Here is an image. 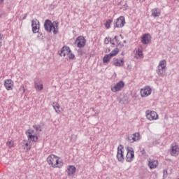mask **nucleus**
<instances>
[{"label": "nucleus", "instance_id": "15", "mask_svg": "<svg viewBox=\"0 0 179 179\" xmlns=\"http://www.w3.org/2000/svg\"><path fill=\"white\" fill-rule=\"evenodd\" d=\"M151 36L150 34H145L143 35L141 42L143 44H148L151 41Z\"/></svg>", "mask_w": 179, "mask_h": 179}, {"label": "nucleus", "instance_id": "12", "mask_svg": "<svg viewBox=\"0 0 179 179\" xmlns=\"http://www.w3.org/2000/svg\"><path fill=\"white\" fill-rule=\"evenodd\" d=\"M122 149H123V147L122 145H120L117 148V159L119 160V162H121L122 163L124 160Z\"/></svg>", "mask_w": 179, "mask_h": 179}, {"label": "nucleus", "instance_id": "40", "mask_svg": "<svg viewBox=\"0 0 179 179\" xmlns=\"http://www.w3.org/2000/svg\"><path fill=\"white\" fill-rule=\"evenodd\" d=\"M4 0H0V4L3 3Z\"/></svg>", "mask_w": 179, "mask_h": 179}, {"label": "nucleus", "instance_id": "41", "mask_svg": "<svg viewBox=\"0 0 179 179\" xmlns=\"http://www.w3.org/2000/svg\"><path fill=\"white\" fill-rule=\"evenodd\" d=\"M2 47V42H0V48Z\"/></svg>", "mask_w": 179, "mask_h": 179}, {"label": "nucleus", "instance_id": "16", "mask_svg": "<svg viewBox=\"0 0 179 179\" xmlns=\"http://www.w3.org/2000/svg\"><path fill=\"white\" fill-rule=\"evenodd\" d=\"M110 40L112 45H117L119 48H122L124 46V45L120 42L117 36H115L113 40L111 38H110Z\"/></svg>", "mask_w": 179, "mask_h": 179}, {"label": "nucleus", "instance_id": "26", "mask_svg": "<svg viewBox=\"0 0 179 179\" xmlns=\"http://www.w3.org/2000/svg\"><path fill=\"white\" fill-rule=\"evenodd\" d=\"M113 57L111 55H110L109 54L108 55H106L103 58V62L106 64H108L110 59L112 58Z\"/></svg>", "mask_w": 179, "mask_h": 179}, {"label": "nucleus", "instance_id": "34", "mask_svg": "<svg viewBox=\"0 0 179 179\" xmlns=\"http://www.w3.org/2000/svg\"><path fill=\"white\" fill-rule=\"evenodd\" d=\"M37 37L41 40L44 39V36L43 35V33L40 32V31L38 33Z\"/></svg>", "mask_w": 179, "mask_h": 179}, {"label": "nucleus", "instance_id": "32", "mask_svg": "<svg viewBox=\"0 0 179 179\" xmlns=\"http://www.w3.org/2000/svg\"><path fill=\"white\" fill-rule=\"evenodd\" d=\"M121 10H124V11H126L127 9H128V5L127 3H126L125 4H124L121 8H120Z\"/></svg>", "mask_w": 179, "mask_h": 179}, {"label": "nucleus", "instance_id": "28", "mask_svg": "<svg viewBox=\"0 0 179 179\" xmlns=\"http://www.w3.org/2000/svg\"><path fill=\"white\" fill-rule=\"evenodd\" d=\"M113 22V20L112 19H110L108 20H107L105 23V27L107 29H109L110 28V24L111 23Z\"/></svg>", "mask_w": 179, "mask_h": 179}, {"label": "nucleus", "instance_id": "24", "mask_svg": "<svg viewBox=\"0 0 179 179\" xmlns=\"http://www.w3.org/2000/svg\"><path fill=\"white\" fill-rule=\"evenodd\" d=\"M52 107L55 111V113H57V114H59V113H61V110L59 109V103L57 102H54L52 103Z\"/></svg>", "mask_w": 179, "mask_h": 179}, {"label": "nucleus", "instance_id": "5", "mask_svg": "<svg viewBox=\"0 0 179 179\" xmlns=\"http://www.w3.org/2000/svg\"><path fill=\"white\" fill-rule=\"evenodd\" d=\"M125 24H126V22H125L124 17L120 16L114 21L113 27L114 29L122 28Z\"/></svg>", "mask_w": 179, "mask_h": 179}, {"label": "nucleus", "instance_id": "8", "mask_svg": "<svg viewBox=\"0 0 179 179\" xmlns=\"http://www.w3.org/2000/svg\"><path fill=\"white\" fill-rule=\"evenodd\" d=\"M145 114L149 121H156L159 118V115L154 110H146Z\"/></svg>", "mask_w": 179, "mask_h": 179}, {"label": "nucleus", "instance_id": "21", "mask_svg": "<svg viewBox=\"0 0 179 179\" xmlns=\"http://www.w3.org/2000/svg\"><path fill=\"white\" fill-rule=\"evenodd\" d=\"M151 13V15L155 18L159 17L161 15V10L158 8L152 9Z\"/></svg>", "mask_w": 179, "mask_h": 179}, {"label": "nucleus", "instance_id": "30", "mask_svg": "<svg viewBox=\"0 0 179 179\" xmlns=\"http://www.w3.org/2000/svg\"><path fill=\"white\" fill-rule=\"evenodd\" d=\"M67 56L69 59H73L75 58V55H74V54L72 53V50H71V52H69Z\"/></svg>", "mask_w": 179, "mask_h": 179}, {"label": "nucleus", "instance_id": "29", "mask_svg": "<svg viewBox=\"0 0 179 179\" xmlns=\"http://www.w3.org/2000/svg\"><path fill=\"white\" fill-rule=\"evenodd\" d=\"M119 52V49L117 48H115L112 52L109 54L112 57L117 55Z\"/></svg>", "mask_w": 179, "mask_h": 179}, {"label": "nucleus", "instance_id": "14", "mask_svg": "<svg viewBox=\"0 0 179 179\" xmlns=\"http://www.w3.org/2000/svg\"><path fill=\"white\" fill-rule=\"evenodd\" d=\"M14 84L15 83L12 79H7L4 82V86L8 91L13 90Z\"/></svg>", "mask_w": 179, "mask_h": 179}, {"label": "nucleus", "instance_id": "44", "mask_svg": "<svg viewBox=\"0 0 179 179\" xmlns=\"http://www.w3.org/2000/svg\"><path fill=\"white\" fill-rule=\"evenodd\" d=\"M133 135H136V133H135V134H133Z\"/></svg>", "mask_w": 179, "mask_h": 179}, {"label": "nucleus", "instance_id": "18", "mask_svg": "<svg viewBox=\"0 0 179 179\" xmlns=\"http://www.w3.org/2000/svg\"><path fill=\"white\" fill-rule=\"evenodd\" d=\"M127 139L131 143H134V142H137L138 141H140L141 136L140 135H133V136H129Z\"/></svg>", "mask_w": 179, "mask_h": 179}, {"label": "nucleus", "instance_id": "17", "mask_svg": "<svg viewBox=\"0 0 179 179\" xmlns=\"http://www.w3.org/2000/svg\"><path fill=\"white\" fill-rule=\"evenodd\" d=\"M71 50L70 47L64 46L61 50L60 56L65 57V56L68 55L69 54V52H71Z\"/></svg>", "mask_w": 179, "mask_h": 179}, {"label": "nucleus", "instance_id": "25", "mask_svg": "<svg viewBox=\"0 0 179 179\" xmlns=\"http://www.w3.org/2000/svg\"><path fill=\"white\" fill-rule=\"evenodd\" d=\"M135 57L136 59H141V58H143V52L141 49H138L136 51V53H135Z\"/></svg>", "mask_w": 179, "mask_h": 179}, {"label": "nucleus", "instance_id": "33", "mask_svg": "<svg viewBox=\"0 0 179 179\" xmlns=\"http://www.w3.org/2000/svg\"><path fill=\"white\" fill-rule=\"evenodd\" d=\"M14 145V142L13 141H9L7 142V146H8V148H13Z\"/></svg>", "mask_w": 179, "mask_h": 179}, {"label": "nucleus", "instance_id": "31", "mask_svg": "<svg viewBox=\"0 0 179 179\" xmlns=\"http://www.w3.org/2000/svg\"><path fill=\"white\" fill-rule=\"evenodd\" d=\"M34 134V130L29 129L26 131V135H33Z\"/></svg>", "mask_w": 179, "mask_h": 179}, {"label": "nucleus", "instance_id": "45", "mask_svg": "<svg viewBox=\"0 0 179 179\" xmlns=\"http://www.w3.org/2000/svg\"><path fill=\"white\" fill-rule=\"evenodd\" d=\"M178 2H179V0H176Z\"/></svg>", "mask_w": 179, "mask_h": 179}, {"label": "nucleus", "instance_id": "9", "mask_svg": "<svg viewBox=\"0 0 179 179\" xmlns=\"http://www.w3.org/2000/svg\"><path fill=\"white\" fill-rule=\"evenodd\" d=\"M86 44V39L83 36H80L76 38L75 41V45L79 48H83L85 46Z\"/></svg>", "mask_w": 179, "mask_h": 179}, {"label": "nucleus", "instance_id": "1", "mask_svg": "<svg viewBox=\"0 0 179 179\" xmlns=\"http://www.w3.org/2000/svg\"><path fill=\"white\" fill-rule=\"evenodd\" d=\"M59 23L58 21L52 22L50 20H46L44 23V29L46 31L51 33L52 31L55 35L58 34V26Z\"/></svg>", "mask_w": 179, "mask_h": 179}, {"label": "nucleus", "instance_id": "39", "mask_svg": "<svg viewBox=\"0 0 179 179\" xmlns=\"http://www.w3.org/2000/svg\"><path fill=\"white\" fill-rule=\"evenodd\" d=\"M3 34H0V40H2V39H3Z\"/></svg>", "mask_w": 179, "mask_h": 179}, {"label": "nucleus", "instance_id": "2", "mask_svg": "<svg viewBox=\"0 0 179 179\" xmlns=\"http://www.w3.org/2000/svg\"><path fill=\"white\" fill-rule=\"evenodd\" d=\"M38 141V137L36 135H29L28 140H24L22 141L23 146H26L24 149L27 151L30 150L31 149V145H33L34 142H37Z\"/></svg>", "mask_w": 179, "mask_h": 179}, {"label": "nucleus", "instance_id": "6", "mask_svg": "<svg viewBox=\"0 0 179 179\" xmlns=\"http://www.w3.org/2000/svg\"><path fill=\"white\" fill-rule=\"evenodd\" d=\"M34 88L36 91H41L44 89V83L40 78H36L34 80Z\"/></svg>", "mask_w": 179, "mask_h": 179}, {"label": "nucleus", "instance_id": "27", "mask_svg": "<svg viewBox=\"0 0 179 179\" xmlns=\"http://www.w3.org/2000/svg\"><path fill=\"white\" fill-rule=\"evenodd\" d=\"M33 128H34L35 131L38 134L39 132H41L42 129L41 126L40 124H34L33 125Z\"/></svg>", "mask_w": 179, "mask_h": 179}, {"label": "nucleus", "instance_id": "35", "mask_svg": "<svg viewBox=\"0 0 179 179\" xmlns=\"http://www.w3.org/2000/svg\"><path fill=\"white\" fill-rule=\"evenodd\" d=\"M109 42H110V38L106 37V38L104 39V43H105V44H108Z\"/></svg>", "mask_w": 179, "mask_h": 179}, {"label": "nucleus", "instance_id": "46", "mask_svg": "<svg viewBox=\"0 0 179 179\" xmlns=\"http://www.w3.org/2000/svg\"><path fill=\"white\" fill-rule=\"evenodd\" d=\"M179 179V178H178Z\"/></svg>", "mask_w": 179, "mask_h": 179}, {"label": "nucleus", "instance_id": "22", "mask_svg": "<svg viewBox=\"0 0 179 179\" xmlns=\"http://www.w3.org/2000/svg\"><path fill=\"white\" fill-rule=\"evenodd\" d=\"M76 167L74 166H69L67 169V174L69 176L72 177L73 176L74 173H76Z\"/></svg>", "mask_w": 179, "mask_h": 179}, {"label": "nucleus", "instance_id": "3", "mask_svg": "<svg viewBox=\"0 0 179 179\" xmlns=\"http://www.w3.org/2000/svg\"><path fill=\"white\" fill-rule=\"evenodd\" d=\"M47 162L49 165H51L53 168H58V164H59V161L58 157L55 155H50L47 158Z\"/></svg>", "mask_w": 179, "mask_h": 179}, {"label": "nucleus", "instance_id": "20", "mask_svg": "<svg viewBox=\"0 0 179 179\" xmlns=\"http://www.w3.org/2000/svg\"><path fill=\"white\" fill-rule=\"evenodd\" d=\"M171 155L172 156H177V155H179V146L178 145H171Z\"/></svg>", "mask_w": 179, "mask_h": 179}, {"label": "nucleus", "instance_id": "13", "mask_svg": "<svg viewBox=\"0 0 179 179\" xmlns=\"http://www.w3.org/2000/svg\"><path fill=\"white\" fill-rule=\"evenodd\" d=\"M134 157V151L132 148L131 150L129 148H127V154L126 156V162L131 163Z\"/></svg>", "mask_w": 179, "mask_h": 179}, {"label": "nucleus", "instance_id": "11", "mask_svg": "<svg viewBox=\"0 0 179 179\" xmlns=\"http://www.w3.org/2000/svg\"><path fill=\"white\" fill-rule=\"evenodd\" d=\"M152 89L150 86H145L143 88L141 89L140 94L141 97H147L151 94Z\"/></svg>", "mask_w": 179, "mask_h": 179}, {"label": "nucleus", "instance_id": "7", "mask_svg": "<svg viewBox=\"0 0 179 179\" xmlns=\"http://www.w3.org/2000/svg\"><path fill=\"white\" fill-rule=\"evenodd\" d=\"M124 83L121 80L117 83L115 85H111L110 90L113 92L115 93L117 92L121 91L124 88Z\"/></svg>", "mask_w": 179, "mask_h": 179}, {"label": "nucleus", "instance_id": "36", "mask_svg": "<svg viewBox=\"0 0 179 179\" xmlns=\"http://www.w3.org/2000/svg\"><path fill=\"white\" fill-rule=\"evenodd\" d=\"M167 176H168V172H167V171H166V170H164V171H163V176H164V178H166Z\"/></svg>", "mask_w": 179, "mask_h": 179}, {"label": "nucleus", "instance_id": "42", "mask_svg": "<svg viewBox=\"0 0 179 179\" xmlns=\"http://www.w3.org/2000/svg\"><path fill=\"white\" fill-rule=\"evenodd\" d=\"M91 110H92V111H95L94 108H92Z\"/></svg>", "mask_w": 179, "mask_h": 179}, {"label": "nucleus", "instance_id": "43", "mask_svg": "<svg viewBox=\"0 0 179 179\" xmlns=\"http://www.w3.org/2000/svg\"><path fill=\"white\" fill-rule=\"evenodd\" d=\"M96 115H98L99 113H96Z\"/></svg>", "mask_w": 179, "mask_h": 179}, {"label": "nucleus", "instance_id": "23", "mask_svg": "<svg viewBox=\"0 0 179 179\" xmlns=\"http://www.w3.org/2000/svg\"><path fill=\"white\" fill-rule=\"evenodd\" d=\"M158 165V162L157 160H150L148 163V166L150 169H155Z\"/></svg>", "mask_w": 179, "mask_h": 179}, {"label": "nucleus", "instance_id": "38", "mask_svg": "<svg viewBox=\"0 0 179 179\" xmlns=\"http://www.w3.org/2000/svg\"><path fill=\"white\" fill-rule=\"evenodd\" d=\"M27 18V14H25L22 18V20H26Z\"/></svg>", "mask_w": 179, "mask_h": 179}, {"label": "nucleus", "instance_id": "19", "mask_svg": "<svg viewBox=\"0 0 179 179\" xmlns=\"http://www.w3.org/2000/svg\"><path fill=\"white\" fill-rule=\"evenodd\" d=\"M124 64V59H114L113 60V65H115V66H118V67H121L123 66Z\"/></svg>", "mask_w": 179, "mask_h": 179}, {"label": "nucleus", "instance_id": "10", "mask_svg": "<svg viewBox=\"0 0 179 179\" xmlns=\"http://www.w3.org/2000/svg\"><path fill=\"white\" fill-rule=\"evenodd\" d=\"M32 32L37 34L40 31V22L37 19H34L31 21Z\"/></svg>", "mask_w": 179, "mask_h": 179}, {"label": "nucleus", "instance_id": "37", "mask_svg": "<svg viewBox=\"0 0 179 179\" xmlns=\"http://www.w3.org/2000/svg\"><path fill=\"white\" fill-rule=\"evenodd\" d=\"M141 153H142V155H145V151L144 148L141 149Z\"/></svg>", "mask_w": 179, "mask_h": 179}, {"label": "nucleus", "instance_id": "4", "mask_svg": "<svg viewBox=\"0 0 179 179\" xmlns=\"http://www.w3.org/2000/svg\"><path fill=\"white\" fill-rule=\"evenodd\" d=\"M166 69V61L165 59L161 60L157 66V74L163 77Z\"/></svg>", "mask_w": 179, "mask_h": 179}]
</instances>
